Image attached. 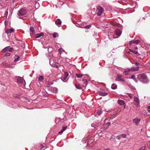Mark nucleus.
I'll list each match as a JSON object with an SVG mask.
<instances>
[{
	"label": "nucleus",
	"instance_id": "nucleus-8",
	"mask_svg": "<svg viewBox=\"0 0 150 150\" xmlns=\"http://www.w3.org/2000/svg\"><path fill=\"white\" fill-rule=\"evenodd\" d=\"M115 33L118 36L117 37H115L114 36H113V38H118L121 35V33L120 30L118 29H116L115 31Z\"/></svg>",
	"mask_w": 150,
	"mask_h": 150
},
{
	"label": "nucleus",
	"instance_id": "nucleus-25",
	"mask_svg": "<svg viewBox=\"0 0 150 150\" xmlns=\"http://www.w3.org/2000/svg\"><path fill=\"white\" fill-rule=\"evenodd\" d=\"M44 79V78L43 76H40L38 78V80L39 81H42Z\"/></svg>",
	"mask_w": 150,
	"mask_h": 150
},
{
	"label": "nucleus",
	"instance_id": "nucleus-12",
	"mask_svg": "<svg viewBox=\"0 0 150 150\" xmlns=\"http://www.w3.org/2000/svg\"><path fill=\"white\" fill-rule=\"evenodd\" d=\"M140 119L136 118L133 120V122L136 125H137L139 122L140 121Z\"/></svg>",
	"mask_w": 150,
	"mask_h": 150
},
{
	"label": "nucleus",
	"instance_id": "nucleus-36",
	"mask_svg": "<svg viewBox=\"0 0 150 150\" xmlns=\"http://www.w3.org/2000/svg\"><path fill=\"white\" fill-rule=\"evenodd\" d=\"M67 126L63 127H62V129H63L64 130V131L67 129Z\"/></svg>",
	"mask_w": 150,
	"mask_h": 150
},
{
	"label": "nucleus",
	"instance_id": "nucleus-13",
	"mask_svg": "<svg viewBox=\"0 0 150 150\" xmlns=\"http://www.w3.org/2000/svg\"><path fill=\"white\" fill-rule=\"evenodd\" d=\"M14 31V29L13 28H11L9 29H7L6 30L5 33L8 34L9 33H11Z\"/></svg>",
	"mask_w": 150,
	"mask_h": 150
},
{
	"label": "nucleus",
	"instance_id": "nucleus-10",
	"mask_svg": "<svg viewBox=\"0 0 150 150\" xmlns=\"http://www.w3.org/2000/svg\"><path fill=\"white\" fill-rule=\"evenodd\" d=\"M134 101L135 102V104L137 107L139 105V98L136 96L134 97Z\"/></svg>",
	"mask_w": 150,
	"mask_h": 150
},
{
	"label": "nucleus",
	"instance_id": "nucleus-45",
	"mask_svg": "<svg viewBox=\"0 0 150 150\" xmlns=\"http://www.w3.org/2000/svg\"><path fill=\"white\" fill-rule=\"evenodd\" d=\"M105 150H110V149L108 148L105 149Z\"/></svg>",
	"mask_w": 150,
	"mask_h": 150
},
{
	"label": "nucleus",
	"instance_id": "nucleus-26",
	"mask_svg": "<svg viewBox=\"0 0 150 150\" xmlns=\"http://www.w3.org/2000/svg\"><path fill=\"white\" fill-rule=\"evenodd\" d=\"M129 52H132L133 53H134V54H137L138 53V52L137 51H136L134 50H133L131 49H129Z\"/></svg>",
	"mask_w": 150,
	"mask_h": 150
},
{
	"label": "nucleus",
	"instance_id": "nucleus-44",
	"mask_svg": "<svg viewBox=\"0 0 150 150\" xmlns=\"http://www.w3.org/2000/svg\"><path fill=\"white\" fill-rule=\"evenodd\" d=\"M120 136H117V138L118 139H120Z\"/></svg>",
	"mask_w": 150,
	"mask_h": 150
},
{
	"label": "nucleus",
	"instance_id": "nucleus-27",
	"mask_svg": "<svg viewBox=\"0 0 150 150\" xmlns=\"http://www.w3.org/2000/svg\"><path fill=\"white\" fill-rule=\"evenodd\" d=\"M131 79H133L136 82H137V81L136 78L135 77L134 75H132L131 76Z\"/></svg>",
	"mask_w": 150,
	"mask_h": 150
},
{
	"label": "nucleus",
	"instance_id": "nucleus-6",
	"mask_svg": "<svg viewBox=\"0 0 150 150\" xmlns=\"http://www.w3.org/2000/svg\"><path fill=\"white\" fill-rule=\"evenodd\" d=\"M139 68L137 67L136 69H135L134 68H132L131 69H128L127 70L125 71L124 72L125 75H127L128 74V73L131 70L132 71H137L138 70Z\"/></svg>",
	"mask_w": 150,
	"mask_h": 150
},
{
	"label": "nucleus",
	"instance_id": "nucleus-4",
	"mask_svg": "<svg viewBox=\"0 0 150 150\" xmlns=\"http://www.w3.org/2000/svg\"><path fill=\"white\" fill-rule=\"evenodd\" d=\"M122 76L120 74H117L115 80L117 81H124L125 80L122 78Z\"/></svg>",
	"mask_w": 150,
	"mask_h": 150
},
{
	"label": "nucleus",
	"instance_id": "nucleus-35",
	"mask_svg": "<svg viewBox=\"0 0 150 150\" xmlns=\"http://www.w3.org/2000/svg\"><path fill=\"white\" fill-rule=\"evenodd\" d=\"M10 53H7L5 55V56H9L10 55Z\"/></svg>",
	"mask_w": 150,
	"mask_h": 150
},
{
	"label": "nucleus",
	"instance_id": "nucleus-20",
	"mask_svg": "<svg viewBox=\"0 0 150 150\" xmlns=\"http://www.w3.org/2000/svg\"><path fill=\"white\" fill-rule=\"evenodd\" d=\"M117 88L116 84L115 83H113L111 86V88L113 89H116Z\"/></svg>",
	"mask_w": 150,
	"mask_h": 150
},
{
	"label": "nucleus",
	"instance_id": "nucleus-14",
	"mask_svg": "<svg viewBox=\"0 0 150 150\" xmlns=\"http://www.w3.org/2000/svg\"><path fill=\"white\" fill-rule=\"evenodd\" d=\"M82 81L83 82V84L82 85V87L83 88H85V86L87 85V81L86 79H83L82 80Z\"/></svg>",
	"mask_w": 150,
	"mask_h": 150
},
{
	"label": "nucleus",
	"instance_id": "nucleus-3",
	"mask_svg": "<svg viewBox=\"0 0 150 150\" xmlns=\"http://www.w3.org/2000/svg\"><path fill=\"white\" fill-rule=\"evenodd\" d=\"M17 80V81L18 83H22L23 86H25V80L21 77H18Z\"/></svg>",
	"mask_w": 150,
	"mask_h": 150
},
{
	"label": "nucleus",
	"instance_id": "nucleus-32",
	"mask_svg": "<svg viewBox=\"0 0 150 150\" xmlns=\"http://www.w3.org/2000/svg\"><path fill=\"white\" fill-rule=\"evenodd\" d=\"M110 122H108L107 124L105 125V127H108V126L110 125Z\"/></svg>",
	"mask_w": 150,
	"mask_h": 150
},
{
	"label": "nucleus",
	"instance_id": "nucleus-49",
	"mask_svg": "<svg viewBox=\"0 0 150 150\" xmlns=\"http://www.w3.org/2000/svg\"><path fill=\"white\" fill-rule=\"evenodd\" d=\"M135 48L137 49V47H136Z\"/></svg>",
	"mask_w": 150,
	"mask_h": 150
},
{
	"label": "nucleus",
	"instance_id": "nucleus-30",
	"mask_svg": "<svg viewBox=\"0 0 150 150\" xmlns=\"http://www.w3.org/2000/svg\"><path fill=\"white\" fill-rule=\"evenodd\" d=\"M67 78L66 77L64 76L62 78V80L64 82H66L67 81Z\"/></svg>",
	"mask_w": 150,
	"mask_h": 150
},
{
	"label": "nucleus",
	"instance_id": "nucleus-43",
	"mask_svg": "<svg viewBox=\"0 0 150 150\" xmlns=\"http://www.w3.org/2000/svg\"><path fill=\"white\" fill-rule=\"evenodd\" d=\"M147 109L150 112V106L148 107Z\"/></svg>",
	"mask_w": 150,
	"mask_h": 150
},
{
	"label": "nucleus",
	"instance_id": "nucleus-42",
	"mask_svg": "<svg viewBox=\"0 0 150 150\" xmlns=\"http://www.w3.org/2000/svg\"><path fill=\"white\" fill-rule=\"evenodd\" d=\"M68 76V74L67 73H65V77H66L67 78Z\"/></svg>",
	"mask_w": 150,
	"mask_h": 150
},
{
	"label": "nucleus",
	"instance_id": "nucleus-37",
	"mask_svg": "<svg viewBox=\"0 0 150 150\" xmlns=\"http://www.w3.org/2000/svg\"><path fill=\"white\" fill-rule=\"evenodd\" d=\"M58 50L59 51V53H61L62 51H64V50H63V49H61V48H60V49H59Z\"/></svg>",
	"mask_w": 150,
	"mask_h": 150
},
{
	"label": "nucleus",
	"instance_id": "nucleus-18",
	"mask_svg": "<svg viewBox=\"0 0 150 150\" xmlns=\"http://www.w3.org/2000/svg\"><path fill=\"white\" fill-rule=\"evenodd\" d=\"M55 24L57 25H60L62 23V21L59 19H57L55 21Z\"/></svg>",
	"mask_w": 150,
	"mask_h": 150
},
{
	"label": "nucleus",
	"instance_id": "nucleus-1",
	"mask_svg": "<svg viewBox=\"0 0 150 150\" xmlns=\"http://www.w3.org/2000/svg\"><path fill=\"white\" fill-rule=\"evenodd\" d=\"M104 12V10L102 7L99 6L96 7V12L98 16H101L102 14Z\"/></svg>",
	"mask_w": 150,
	"mask_h": 150
},
{
	"label": "nucleus",
	"instance_id": "nucleus-17",
	"mask_svg": "<svg viewBox=\"0 0 150 150\" xmlns=\"http://www.w3.org/2000/svg\"><path fill=\"white\" fill-rule=\"evenodd\" d=\"M118 103L121 105H124L125 104V102L121 100H118Z\"/></svg>",
	"mask_w": 150,
	"mask_h": 150
},
{
	"label": "nucleus",
	"instance_id": "nucleus-33",
	"mask_svg": "<svg viewBox=\"0 0 150 150\" xmlns=\"http://www.w3.org/2000/svg\"><path fill=\"white\" fill-rule=\"evenodd\" d=\"M121 136L124 138H125L126 136V134H122L120 135V137H121Z\"/></svg>",
	"mask_w": 150,
	"mask_h": 150
},
{
	"label": "nucleus",
	"instance_id": "nucleus-50",
	"mask_svg": "<svg viewBox=\"0 0 150 150\" xmlns=\"http://www.w3.org/2000/svg\"><path fill=\"white\" fill-rule=\"evenodd\" d=\"M149 142V145H150V141Z\"/></svg>",
	"mask_w": 150,
	"mask_h": 150
},
{
	"label": "nucleus",
	"instance_id": "nucleus-22",
	"mask_svg": "<svg viewBox=\"0 0 150 150\" xmlns=\"http://www.w3.org/2000/svg\"><path fill=\"white\" fill-rule=\"evenodd\" d=\"M53 37L54 38L58 37L59 36L58 34L57 33L55 32L53 33L52 34Z\"/></svg>",
	"mask_w": 150,
	"mask_h": 150
},
{
	"label": "nucleus",
	"instance_id": "nucleus-23",
	"mask_svg": "<svg viewBox=\"0 0 150 150\" xmlns=\"http://www.w3.org/2000/svg\"><path fill=\"white\" fill-rule=\"evenodd\" d=\"M14 58H15L14 62H17L18 61V59H19L20 57L18 55H15L14 56Z\"/></svg>",
	"mask_w": 150,
	"mask_h": 150
},
{
	"label": "nucleus",
	"instance_id": "nucleus-5",
	"mask_svg": "<svg viewBox=\"0 0 150 150\" xmlns=\"http://www.w3.org/2000/svg\"><path fill=\"white\" fill-rule=\"evenodd\" d=\"M13 50V49L12 48H11L9 46H8L4 48L2 50V51L3 52L5 53L8 51L11 52Z\"/></svg>",
	"mask_w": 150,
	"mask_h": 150
},
{
	"label": "nucleus",
	"instance_id": "nucleus-2",
	"mask_svg": "<svg viewBox=\"0 0 150 150\" xmlns=\"http://www.w3.org/2000/svg\"><path fill=\"white\" fill-rule=\"evenodd\" d=\"M26 13V10L24 8H22L18 12L17 14L20 18H21V17L24 16Z\"/></svg>",
	"mask_w": 150,
	"mask_h": 150
},
{
	"label": "nucleus",
	"instance_id": "nucleus-19",
	"mask_svg": "<svg viewBox=\"0 0 150 150\" xmlns=\"http://www.w3.org/2000/svg\"><path fill=\"white\" fill-rule=\"evenodd\" d=\"M76 87V88L79 89H81L82 87V86H81V85L79 84H76L75 85Z\"/></svg>",
	"mask_w": 150,
	"mask_h": 150
},
{
	"label": "nucleus",
	"instance_id": "nucleus-46",
	"mask_svg": "<svg viewBox=\"0 0 150 150\" xmlns=\"http://www.w3.org/2000/svg\"><path fill=\"white\" fill-rule=\"evenodd\" d=\"M135 64H136V65H138L139 64L138 63V62H136V63Z\"/></svg>",
	"mask_w": 150,
	"mask_h": 150
},
{
	"label": "nucleus",
	"instance_id": "nucleus-34",
	"mask_svg": "<svg viewBox=\"0 0 150 150\" xmlns=\"http://www.w3.org/2000/svg\"><path fill=\"white\" fill-rule=\"evenodd\" d=\"M145 148V146H142L138 150H144Z\"/></svg>",
	"mask_w": 150,
	"mask_h": 150
},
{
	"label": "nucleus",
	"instance_id": "nucleus-40",
	"mask_svg": "<svg viewBox=\"0 0 150 150\" xmlns=\"http://www.w3.org/2000/svg\"><path fill=\"white\" fill-rule=\"evenodd\" d=\"M64 131V130L62 129L61 130L60 132L59 133L60 134H62V132Z\"/></svg>",
	"mask_w": 150,
	"mask_h": 150
},
{
	"label": "nucleus",
	"instance_id": "nucleus-28",
	"mask_svg": "<svg viewBox=\"0 0 150 150\" xmlns=\"http://www.w3.org/2000/svg\"><path fill=\"white\" fill-rule=\"evenodd\" d=\"M76 75L77 78H80L82 76V74H76Z\"/></svg>",
	"mask_w": 150,
	"mask_h": 150
},
{
	"label": "nucleus",
	"instance_id": "nucleus-16",
	"mask_svg": "<svg viewBox=\"0 0 150 150\" xmlns=\"http://www.w3.org/2000/svg\"><path fill=\"white\" fill-rule=\"evenodd\" d=\"M44 35V33H41L39 34H36L35 35V36L36 38H40V37H41L42 36H43Z\"/></svg>",
	"mask_w": 150,
	"mask_h": 150
},
{
	"label": "nucleus",
	"instance_id": "nucleus-47",
	"mask_svg": "<svg viewBox=\"0 0 150 150\" xmlns=\"http://www.w3.org/2000/svg\"><path fill=\"white\" fill-rule=\"evenodd\" d=\"M91 126L92 127H93V124H91Z\"/></svg>",
	"mask_w": 150,
	"mask_h": 150
},
{
	"label": "nucleus",
	"instance_id": "nucleus-31",
	"mask_svg": "<svg viewBox=\"0 0 150 150\" xmlns=\"http://www.w3.org/2000/svg\"><path fill=\"white\" fill-rule=\"evenodd\" d=\"M91 27V25H88L86 26H85L83 27V28H84L86 29H89Z\"/></svg>",
	"mask_w": 150,
	"mask_h": 150
},
{
	"label": "nucleus",
	"instance_id": "nucleus-38",
	"mask_svg": "<svg viewBox=\"0 0 150 150\" xmlns=\"http://www.w3.org/2000/svg\"><path fill=\"white\" fill-rule=\"evenodd\" d=\"M127 94L129 96L130 98H132V96L131 95V94L129 93H127Z\"/></svg>",
	"mask_w": 150,
	"mask_h": 150
},
{
	"label": "nucleus",
	"instance_id": "nucleus-15",
	"mask_svg": "<svg viewBox=\"0 0 150 150\" xmlns=\"http://www.w3.org/2000/svg\"><path fill=\"white\" fill-rule=\"evenodd\" d=\"M30 30L32 34L34 35L35 34V32L34 27L33 26L30 27Z\"/></svg>",
	"mask_w": 150,
	"mask_h": 150
},
{
	"label": "nucleus",
	"instance_id": "nucleus-29",
	"mask_svg": "<svg viewBox=\"0 0 150 150\" xmlns=\"http://www.w3.org/2000/svg\"><path fill=\"white\" fill-rule=\"evenodd\" d=\"M97 113L99 115H100L102 113V111L101 110H97Z\"/></svg>",
	"mask_w": 150,
	"mask_h": 150
},
{
	"label": "nucleus",
	"instance_id": "nucleus-11",
	"mask_svg": "<svg viewBox=\"0 0 150 150\" xmlns=\"http://www.w3.org/2000/svg\"><path fill=\"white\" fill-rule=\"evenodd\" d=\"M139 76H140V79L146 80L147 79V76L146 75L144 74H140Z\"/></svg>",
	"mask_w": 150,
	"mask_h": 150
},
{
	"label": "nucleus",
	"instance_id": "nucleus-7",
	"mask_svg": "<svg viewBox=\"0 0 150 150\" xmlns=\"http://www.w3.org/2000/svg\"><path fill=\"white\" fill-rule=\"evenodd\" d=\"M50 63L52 67H54L58 68L60 66V64L58 62H53L52 64L51 61L50 60Z\"/></svg>",
	"mask_w": 150,
	"mask_h": 150
},
{
	"label": "nucleus",
	"instance_id": "nucleus-41",
	"mask_svg": "<svg viewBox=\"0 0 150 150\" xmlns=\"http://www.w3.org/2000/svg\"><path fill=\"white\" fill-rule=\"evenodd\" d=\"M8 14V12L7 11H6L4 14V15L6 16H7Z\"/></svg>",
	"mask_w": 150,
	"mask_h": 150
},
{
	"label": "nucleus",
	"instance_id": "nucleus-48",
	"mask_svg": "<svg viewBox=\"0 0 150 150\" xmlns=\"http://www.w3.org/2000/svg\"><path fill=\"white\" fill-rule=\"evenodd\" d=\"M125 105H124V108H125Z\"/></svg>",
	"mask_w": 150,
	"mask_h": 150
},
{
	"label": "nucleus",
	"instance_id": "nucleus-24",
	"mask_svg": "<svg viewBox=\"0 0 150 150\" xmlns=\"http://www.w3.org/2000/svg\"><path fill=\"white\" fill-rule=\"evenodd\" d=\"M3 64L4 65L7 67H11V65L9 64L8 63H7L6 62H4L3 63Z\"/></svg>",
	"mask_w": 150,
	"mask_h": 150
},
{
	"label": "nucleus",
	"instance_id": "nucleus-9",
	"mask_svg": "<svg viewBox=\"0 0 150 150\" xmlns=\"http://www.w3.org/2000/svg\"><path fill=\"white\" fill-rule=\"evenodd\" d=\"M140 42V41L138 40H132L129 42V44L130 45H131L133 44L138 45Z\"/></svg>",
	"mask_w": 150,
	"mask_h": 150
},
{
	"label": "nucleus",
	"instance_id": "nucleus-39",
	"mask_svg": "<svg viewBox=\"0 0 150 150\" xmlns=\"http://www.w3.org/2000/svg\"><path fill=\"white\" fill-rule=\"evenodd\" d=\"M141 81V82H142V83H148L149 82V81L148 80L146 81Z\"/></svg>",
	"mask_w": 150,
	"mask_h": 150
},
{
	"label": "nucleus",
	"instance_id": "nucleus-21",
	"mask_svg": "<svg viewBox=\"0 0 150 150\" xmlns=\"http://www.w3.org/2000/svg\"><path fill=\"white\" fill-rule=\"evenodd\" d=\"M100 95V96H106L108 94V93H103L102 92H100L99 93Z\"/></svg>",
	"mask_w": 150,
	"mask_h": 150
}]
</instances>
